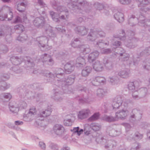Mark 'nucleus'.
Returning <instances> with one entry per match:
<instances>
[{
	"label": "nucleus",
	"instance_id": "c85d7f7f",
	"mask_svg": "<svg viewBox=\"0 0 150 150\" xmlns=\"http://www.w3.org/2000/svg\"><path fill=\"white\" fill-rule=\"evenodd\" d=\"M88 30V29L83 26H78L75 29L76 32L81 35H84L86 34Z\"/></svg>",
	"mask_w": 150,
	"mask_h": 150
},
{
	"label": "nucleus",
	"instance_id": "c9c22d12",
	"mask_svg": "<svg viewBox=\"0 0 150 150\" xmlns=\"http://www.w3.org/2000/svg\"><path fill=\"white\" fill-rule=\"evenodd\" d=\"M3 8L4 11H7L8 12V14L5 15L7 16L6 18H8V21L11 20L13 17V14L11 11L10 8L7 6H4Z\"/></svg>",
	"mask_w": 150,
	"mask_h": 150
},
{
	"label": "nucleus",
	"instance_id": "473e14b6",
	"mask_svg": "<svg viewBox=\"0 0 150 150\" xmlns=\"http://www.w3.org/2000/svg\"><path fill=\"white\" fill-rule=\"evenodd\" d=\"M143 137L142 134H140L139 133H136L134 135L130 134L129 137H128L127 139L129 140H139L142 139Z\"/></svg>",
	"mask_w": 150,
	"mask_h": 150
},
{
	"label": "nucleus",
	"instance_id": "c03bdc74",
	"mask_svg": "<svg viewBox=\"0 0 150 150\" xmlns=\"http://www.w3.org/2000/svg\"><path fill=\"white\" fill-rule=\"evenodd\" d=\"M147 89L146 88H142L140 89V94L141 96H139V99L141 98L144 97L147 93Z\"/></svg>",
	"mask_w": 150,
	"mask_h": 150
},
{
	"label": "nucleus",
	"instance_id": "5701e85b",
	"mask_svg": "<svg viewBox=\"0 0 150 150\" xmlns=\"http://www.w3.org/2000/svg\"><path fill=\"white\" fill-rule=\"evenodd\" d=\"M90 111L88 109L82 110L78 114V117L79 119L83 120L88 117Z\"/></svg>",
	"mask_w": 150,
	"mask_h": 150
},
{
	"label": "nucleus",
	"instance_id": "5fc2aeb1",
	"mask_svg": "<svg viewBox=\"0 0 150 150\" xmlns=\"http://www.w3.org/2000/svg\"><path fill=\"white\" fill-rule=\"evenodd\" d=\"M49 147L52 149L57 150L58 149L59 147L58 145L54 143H51L49 145Z\"/></svg>",
	"mask_w": 150,
	"mask_h": 150
},
{
	"label": "nucleus",
	"instance_id": "ddd939ff",
	"mask_svg": "<svg viewBox=\"0 0 150 150\" xmlns=\"http://www.w3.org/2000/svg\"><path fill=\"white\" fill-rule=\"evenodd\" d=\"M37 111L36 109L34 107L30 108L27 114L24 115L23 119L25 121H30L32 119V118L36 114Z\"/></svg>",
	"mask_w": 150,
	"mask_h": 150
},
{
	"label": "nucleus",
	"instance_id": "4c0bfd02",
	"mask_svg": "<svg viewBox=\"0 0 150 150\" xmlns=\"http://www.w3.org/2000/svg\"><path fill=\"white\" fill-rule=\"evenodd\" d=\"M103 119L109 122H114L118 120L115 116V117H114L111 116L104 115L103 117Z\"/></svg>",
	"mask_w": 150,
	"mask_h": 150
},
{
	"label": "nucleus",
	"instance_id": "2f4dec72",
	"mask_svg": "<svg viewBox=\"0 0 150 150\" xmlns=\"http://www.w3.org/2000/svg\"><path fill=\"white\" fill-rule=\"evenodd\" d=\"M51 109L48 108L45 110H42L40 112L38 116L40 117H46L49 116L51 114Z\"/></svg>",
	"mask_w": 150,
	"mask_h": 150
},
{
	"label": "nucleus",
	"instance_id": "9d476101",
	"mask_svg": "<svg viewBox=\"0 0 150 150\" xmlns=\"http://www.w3.org/2000/svg\"><path fill=\"white\" fill-rule=\"evenodd\" d=\"M136 1L138 3V6L139 7H142L140 9L141 12L140 13H145L150 9L146 6L150 4L149 0H136Z\"/></svg>",
	"mask_w": 150,
	"mask_h": 150
},
{
	"label": "nucleus",
	"instance_id": "338daca9",
	"mask_svg": "<svg viewBox=\"0 0 150 150\" xmlns=\"http://www.w3.org/2000/svg\"><path fill=\"white\" fill-rule=\"evenodd\" d=\"M27 39V36H25V38H23L21 36H19L18 37L17 40L20 41H23Z\"/></svg>",
	"mask_w": 150,
	"mask_h": 150
},
{
	"label": "nucleus",
	"instance_id": "a19ab883",
	"mask_svg": "<svg viewBox=\"0 0 150 150\" xmlns=\"http://www.w3.org/2000/svg\"><path fill=\"white\" fill-rule=\"evenodd\" d=\"M106 93V91L103 89L99 88L97 90L96 94L99 98H103Z\"/></svg>",
	"mask_w": 150,
	"mask_h": 150
},
{
	"label": "nucleus",
	"instance_id": "0eeeda50",
	"mask_svg": "<svg viewBox=\"0 0 150 150\" xmlns=\"http://www.w3.org/2000/svg\"><path fill=\"white\" fill-rule=\"evenodd\" d=\"M87 3L83 0H70V2L68 3V7L72 10H76V11H79L80 9L82 8L84 6H86Z\"/></svg>",
	"mask_w": 150,
	"mask_h": 150
},
{
	"label": "nucleus",
	"instance_id": "20e7f679",
	"mask_svg": "<svg viewBox=\"0 0 150 150\" xmlns=\"http://www.w3.org/2000/svg\"><path fill=\"white\" fill-rule=\"evenodd\" d=\"M54 8L56 9L58 12H61L63 14L60 17H59V15L57 14L56 13L53 11H50V15L54 21L55 22H57L59 21V18L63 20H66L68 18L69 16L68 11L67 10H64L65 8L64 6H59L56 8L54 7Z\"/></svg>",
	"mask_w": 150,
	"mask_h": 150
},
{
	"label": "nucleus",
	"instance_id": "49530a36",
	"mask_svg": "<svg viewBox=\"0 0 150 150\" xmlns=\"http://www.w3.org/2000/svg\"><path fill=\"white\" fill-rule=\"evenodd\" d=\"M18 106V107L19 109L21 110L23 109H25L27 107V104L24 101H21L19 103Z\"/></svg>",
	"mask_w": 150,
	"mask_h": 150
},
{
	"label": "nucleus",
	"instance_id": "09e8293b",
	"mask_svg": "<svg viewBox=\"0 0 150 150\" xmlns=\"http://www.w3.org/2000/svg\"><path fill=\"white\" fill-rule=\"evenodd\" d=\"M135 16L134 15H132L129 16V24L131 26H133L135 24L134 23V22L131 23L130 22L133 21H134V18H135Z\"/></svg>",
	"mask_w": 150,
	"mask_h": 150
},
{
	"label": "nucleus",
	"instance_id": "393cba45",
	"mask_svg": "<svg viewBox=\"0 0 150 150\" xmlns=\"http://www.w3.org/2000/svg\"><path fill=\"white\" fill-rule=\"evenodd\" d=\"M64 69L67 74H69L72 72L74 69L73 62L70 61L66 64L64 66Z\"/></svg>",
	"mask_w": 150,
	"mask_h": 150
},
{
	"label": "nucleus",
	"instance_id": "3c124183",
	"mask_svg": "<svg viewBox=\"0 0 150 150\" xmlns=\"http://www.w3.org/2000/svg\"><path fill=\"white\" fill-rule=\"evenodd\" d=\"M72 121L71 119L64 120V125L66 126H70L72 125Z\"/></svg>",
	"mask_w": 150,
	"mask_h": 150
},
{
	"label": "nucleus",
	"instance_id": "ea45409f",
	"mask_svg": "<svg viewBox=\"0 0 150 150\" xmlns=\"http://www.w3.org/2000/svg\"><path fill=\"white\" fill-rule=\"evenodd\" d=\"M32 94L31 92H24L22 95H21V98H24L25 100H26V98L29 99H32L34 98L33 96H31V94Z\"/></svg>",
	"mask_w": 150,
	"mask_h": 150
},
{
	"label": "nucleus",
	"instance_id": "e433bc0d",
	"mask_svg": "<svg viewBox=\"0 0 150 150\" xmlns=\"http://www.w3.org/2000/svg\"><path fill=\"white\" fill-rule=\"evenodd\" d=\"M9 108L11 113L15 115L17 114L19 110L18 107L16 104L12 105H10Z\"/></svg>",
	"mask_w": 150,
	"mask_h": 150
},
{
	"label": "nucleus",
	"instance_id": "e2e57ef3",
	"mask_svg": "<svg viewBox=\"0 0 150 150\" xmlns=\"http://www.w3.org/2000/svg\"><path fill=\"white\" fill-rule=\"evenodd\" d=\"M10 78V76L9 75L5 74L2 77V80L3 81H5L6 80H7L8 79Z\"/></svg>",
	"mask_w": 150,
	"mask_h": 150
},
{
	"label": "nucleus",
	"instance_id": "680f3d73",
	"mask_svg": "<svg viewBox=\"0 0 150 150\" xmlns=\"http://www.w3.org/2000/svg\"><path fill=\"white\" fill-rule=\"evenodd\" d=\"M122 125L125 127L126 129L127 130H128V129H130L131 127L130 125L128 123H122Z\"/></svg>",
	"mask_w": 150,
	"mask_h": 150
},
{
	"label": "nucleus",
	"instance_id": "37998d69",
	"mask_svg": "<svg viewBox=\"0 0 150 150\" xmlns=\"http://www.w3.org/2000/svg\"><path fill=\"white\" fill-rule=\"evenodd\" d=\"M138 111L137 109H134L132 111V113L131 114V116L130 117V121L131 122L135 121L136 120V117L135 114L138 112Z\"/></svg>",
	"mask_w": 150,
	"mask_h": 150
},
{
	"label": "nucleus",
	"instance_id": "69168bd1",
	"mask_svg": "<svg viewBox=\"0 0 150 150\" xmlns=\"http://www.w3.org/2000/svg\"><path fill=\"white\" fill-rule=\"evenodd\" d=\"M62 28H61L60 27H57L56 28L57 29V30H58L59 32H62L63 33H64L65 32V30L63 28V27H62Z\"/></svg>",
	"mask_w": 150,
	"mask_h": 150
},
{
	"label": "nucleus",
	"instance_id": "1a4fd4ad",
	"mask_svg": "<svg viewBox=\"0 0 150 150\" xmlns=\"http://www.w3.org/2000/svg\"><path fill=\"white\" fill-rule=\"evenodd\" d=\"M39 60L40 61H41L45 66H52L54 63V62L51 57L46 54L42 55Z\"/></svg>",
	"mask_w": 150,
	"mask_h": 150
},
{
	"label": "nucleus",
	"instance_id": "a878e982",
	"mask_svg": "<svg viewBox=\"0 0 150 150\" xmlns=\"http://www.w3.org/2000/svg\"><path fill=\"white\" fill-rule=\"evenodd\" d=\"M86 64L85 59L84 57H79L76 60L75 66L77 67L81 68Z\"/></svg>",
	"mask_w": 150,
	"mask_h": 150
},
{
	"label": "nucleus",
	"instance_id": "864d4df0",
	"mask_svg": "<svg viewBox=\"0 0 150 150\" xmlns=\"http://www.w3.org/2000/svg\"><path fill=\"white\" fill-rule=\"evenodd\" d=\"M100 52L102 54H108L111 52V50L110 49L103 48L101 50Z\"/></svg>",
	"mask_w": 150,
	"mask_h": 150
},
{
	"label": "nucleus",
	"instance_id": "58836bf2",
	"mask_svg": "<svg viewBox=\"0 0 150 150\" xmlns=\"http://www.w3.org/2000/svg\"><path fill=\"white\" fill-rule=\"evenodd\" d=\"M35 125L40 128L42 127L44 128L46 126V125L45 124V122L39 120H37L36 121Z\"/></svg>",
	"mask_w": 150,
	"mask_h": 150
},
{
	"label": "nucleus",
	"instance_id": "052dcab7",
	"mask_svg": "<svg viewBox=\"0 0 150 150\" xmlns=\"http://www.w3.org/2000/svg\"><path fill=\"white\" fill-rule=\"evenodd\" d=\"M120 3L122 4H128L130 3L131 0H119Z\"/></svg>",
	"mask_w": 150,
	"mask_h": 150
},
{
	"label": "nucleus",
	"instance_id": "4be33fe9",
	"mask_svg": "<svg viewBox=\"0 0 150 150\" xmlns=\"http://www.w3.org/2000/svg\"><path fill=\"white\" fill-rule=\"evenodd\" d=\"M54 133L57 135H61L64 132L65 129L63 126L61 125L56 124L53 127Z\"/></svg>",
	"mask_w": 150,
	"mask_h": 150
},
{
	"label": "nucleus",
	"instance_id": "f3484780",
	"mask_svg": "<svg viewBox=\"0 0 150 150\" xmlns=\"http://www.w3.org/2000/svg\"><path fill=\"white\" fill-rule=\"evenodd\" d=\"M128 88L129 90L132 92L133 98L136 100H138L139 98L138 96V92L135 91V86L134 82H130L128 84Z\"/></svg>",
	"mask_w": 150,
	"mask_h": 150
},
{
	"label": "nucleus",
	"instance_id": "de8ad7c7",
	"mask_svg": "<svg viewBox=\"0 0 150 150\" xmlns=\"http://www.w3.org/2000/svg\"><path fill=\"white\" fill-rule=\"evenodd\" d=\"M1 96L5 99H6V101H9L12 97L10 93H4L1 95Z\"/></svg>",
	"mask_w": 150,
	"mask_h": 150
},
{
	"label": "nucleus",
	"instance_id": "bf43d9fd",
	"mask_svg": "<svg viewBox=\"0 0 150 150\" xmlns=\"http://www.w3.org/2000/svg\"><path fill=\"white\" fill-rule=\"evenodd\" d=\"M39 146L42 150H45L46 146L45 144L42 142H40L39 143Z\"/></svg>",
	"mask_w": 150,
	"mask_h": 150
},
{
	"label": "nucleus",
	"instance_id": "774afa93",
	"mask_svg": "<svg viewBox=\"0 0 150 150\" xmlns=\"http://www.w3.org/2000/svg\"><path fill=\"white\" fill-rule=\"evenodd\" d=\"M14 123L16 125H22L23 124V122L20 120L15 121Z\"/></svg>",
	"mask_w": 150,
	"mask_h": 150
},
{
	"label": "nucleus",
	"instance_id": "39448f33",
	"mask_svg": "<svg viewBox=\"0 0 150 150\" xmlns=\"http://www.w3.org/2000/svg\"><path fill=\"white\" fill-rule=\"evenodd\" d=\"M130 101L129 100H126L123 103V105L125 108L115 112V116L117 120L119 119L124 120L126 119L129 114V112L125 108Z\"/></svg>",
	"mask_w": 150,
	"mask_h": 150
},
{
	"label": "nucleus",
	"instance_id": "2eb2a0df",
	"mask_svg": "<svg viewBox=\"0 0 150 150\" xmlns=\"http://www.w3.org/2000/svg\"><path fill=\"white\" fill-rule=\"evenodd\" d=\"M106 83V79L103 76H98L93 78L91 83L93 85L97 86L100 84H103Z\"/></svg>",
	"mask_w": 150,
	"mask_h": 150
},
{
	"label": "nucleus",
	"instance_id": "bb28decb",
	"mask_svg": "<svg viewBox=\"0 0 150 150\" xmlns=\"http://www.w3.org/2000/svg\"><path fill=\"white\" fill-rule=\"evenodd\" d=\"M93 69L96 71H101L104 69L102 64L98 60L96 61L93 64Z\"/></svg>",
	"mask_w": 150,
	"mask_h": 150
},
{
	"label": "nucleus",
	"instance_id": "dca6fc26",
	"mask_svg": "<svg viewBox=\"0 0 150 150\" xmlns=\"http://www.w3.org/2000/svg\"><path fill=\"white\" fill-rule=\"evenodd\" d=\"M54 94L52 96V98L57 101H61L63 99L62 95L65 92H63L59 91V89H56L54 91Z\"/></svg>",
	"mask_w": 150,
	"mask_h": 150
},
{
	"label": "nucleus",
	"instance_id": "cd10ccee",
	"mask_svg": "<svg viewBox=\"0 0 150 150\" xmlns=\"http://www.w3.org/2000/svg\"><path fill=\"white\" fill-rule=\"evenodd\" d=\"M129 71L127 69L121 70L118 72V75L121 78L123 79H127L129 77Z\"/></svg>",
	"mask_w": 150,
	"mask_h": 150
},
{
	"label": "nucleus",
	"instance_id": "6ab92c4d",
	"mask_svg": "<svg viewBox=\"0 0 150 150\" xmlns=\"http://www.w3.org/2000/svg\"><path fill=\"white\" fill-rule=\"evenodd\" d=\"M106 132L109 136L112 137H115L120 134L121 132L120 130L117 131L113 129V126L108 127Z\"/></svg>",
	"mask_w": 150,
	"mask_h": 150
},
{
	"label": "nucleus",
	"instance_id": "0e129e2a",
	"mask_svg": "<svg viewBox=\"0 0 150 150\" xmlns=\"http://www.w3.org/2000/svg\"><path fill=\"white\" fill-rule=\"evenodd\" d=\"M144 68L147 70H150V62H147L144 66Z\"/></svg>",
	"mask_w": 150,
	"mask_h": 150
},
{
	"label": "nucleus",
	"instance_id": "7ed1b4c3",
	"mask_svg": "<svg viewBox=\"0 0 150 150\" xmlns=\"http://www.w3.org/2000/svg\"><path fill=\"white\" fill-rule=\"evenodd\" d=\"M45 73H43V74L47 77H49L52 79H54V80L55 82V84L57 86L60 85V82L62 79H63L62 77H64V71L61 68H56L55 69L54 74L50 73L48 71H45Z\"/></svg>",
	"mask_w": 150,
	"mask_h": 150
},
{
	"label": "nucleus",
	"instance_id": "c756f323",
	"mask_svg": "<svg viewBox=\"0 0 150 150\" xmlns=\"http://www.w3.org/2000/svg\"><path fill=\"white\" fill-rule=\"evenodd\" d=\"M99 54V52L97 51L90 53L88 58V61L90 63L93 62L98 57Z\"/></svg>",
	"mask_w": 150,
	"mask_h": 150
},
{
	"label": "nucleus",
	"instance_id": "b1692460",
	"mask_svg": "<svg viewBox=\"0 0 150 150\" xmlns=\"http://www.w3.org/2000/svg\"><path fill=\"white\" fill-rule=\"evenodd\" d=\"M96 141L98 142L106 143V144L105 145V147L106 148H107L110 146L113 147L114 145V144H112V143L114 142L109 140H108L107 141L106 139L102 137H101L100 139L99 138H96Z\"/></svg>",
	"mask_w": 150,
	"mask_h": 150
},
{
	"label": "nucleus",
	"instance_id": "6e6d98bb",
	"mask_svg": "<svg viewBox=\"0 0 150 150\" xmlns=\"http://www.w3.org/2000/svg\"><path fill=\"white\" fill-rule=\"evenodd\" d=\"M125 44L126 46L130 48H134L135 47L134 45H132V42H125Z\"/></svg>",
	"mask_w": 150,
	"mask_h": 150
},
{
	"label": "nucleus",
	"instance_id": "423d86ee",
	"mask_svg": "<svg viewBox=\"0 0 150 150\" xmlns=\"http://www.w3.org/2000/svg\"><path fill=\"white\" fill-rule=\"evenodd\" d=\"M105 36V33L101 30H96L95 28L91 29L90 31L87 36L88 40L93 41L97 38L100 37H104Z\"/></svg>",
	"mask_w": 150,
	"mask_h": 150
},
{
	"label": "nucleus",
	"instance_id": "f257e3e1",
	"mask_svg": "<svg viewBox=\"0 0 150 150\" xmlns=\"http://www.w3.org/2000/svg\"><path fill=\"white\" fill-rule=\"evenodd\" d=\"M29 58V57H24L23 58L22 57H20L19 58L17 57H11L10 60L12 64L15 65L13 67H12V70L13 71L16 73H20L21 72V70L17 66L19 64L23 59L25 61V63L26 64H27L28 66L30 67H33L34 65V64L33 62H30Z\"/></svg>",
	"mask_w": 150,
	"mask_h": 150
},
{
	"label": "nucleus",
	"instance_id": "7c9ffc66",
	"mask_svg": "<svg viewBox=\"0 0 150 150\" xmlns=\"http://www.w3.org/2000/svg\"><path fill=\"white\" fill-rule=\"evenodd\" d=\"M92 68L91 67L86 66L82 70L81 74L83 77H86L88 76L91 72Z\"/></svg>",
	"mask_w": 150,
	"mask_h": 150
},
{
	"label": "nucleus",
	"instance_id": "412c9836",
	"mask_svg": "<svg viewBox=\"0 0 150 150\" xmlns=\"http://www.w3.org/2000/svg\"><path fill=\"white\" fill-rule=\"evenodd\" d=\"M118 50L119 51L117 53L120 55V60L122 61L127 60L129 59V54L126 53L125 51L122 48H119Z\"/></svg>",
	"mask_w": 150,
	"mask_h": 150
},
{
	"label": "nucleus",
	"instance_id": "4468645a",
	"mask_svg": "<svg viewBox=\"0 0 150 150\" xmlns=\"http://www.w3.org/2000/svg\"><path fill=\"white\" fill-rule=\"evenodd\" d=\"M19 7V6L18 5V10L20 11H23V13L21 15V17L23 18H21V17L17 16L15 18L14 23H17L24 22L25 23H26L28 22L29 21L27 20L26 17V12L23 10H20Z\"/></svg>",
	"mask_w": 150,
	"mask_h": 150
},
{
	"label": "nucleus",
	"instance_id": "72a5a7b5",
	"mask_svg": "<svg viewBox=\"0 0 150 150\" xmlns=\"http://www.w3.org/2000/svg\"><path fill=\"white\" fill-rule=\"evenodd\" d=\"M110 83L112 85L116 86L119 82V79L116 76H113L109 77Z\"/></svg>",
	"mask_w": 150,
	"mask_h": 150
},
{
	"label": "nucleus",
	"instance_id": "f8f14e48",
	"mask_svg": "<svg viewBox=\"0 0 150 150\" xmlns=\"http://www.w3.org/2000/svg\"><path fill=\"white\" fill-rule=\"evenodd\" d=\"M74 81V78H71V77H68L67 79L66 80L65 79H62L61 82H60V85H58L59 87L61 86L62 87V90H65V92H67V90L65 89L67 88V85H69L71 84Z\"/></svg>",
	"mask_w": 150,
	"mask_h": 150
},
{
	"label": "nucleus",
	"instance_id": "6e6552de",
	"mask_svg": "<svg viewBox=\"0 0 150 150\" xmlns=\"http://www.w3.org/2000/svg\"><path fill=\"white\" fill-rule=\"evenodd\" d=\"M80 41L77 38L71 41V45L74 48L79 47L84 54H86L90 51L89 46L88 45H80Z\"/></svg>",
	"mask_w": 150,
	"mask_h": 150
},
{
	"label": "nucleus",
	"instance_id": "9b49d317",
	"mask_svg": "<svg viewBox=\"0 0 150 150\" xmlns=\"http://www.w3.org/2000/svg\"><path fill=\"white\" fill-rule=\"evenodd\" d=\"M138 17L137 15L136 20L139 21V24L141 26H143L146 28H150V19H148L147 21L145 20V17L142 14ZM148 29L150 31V28Z\"/></svg>",
	"mask_w": 150,
	"mask_h": 150
},
{
	"label": "nucleus",
	"instance_id": "aec40b11",
	"mask_svg": "<svg viewBox=\"0 0 150 150\" xmlns=\"http://www.w3.org/2000/svg\"><path fill=\"white\" fill-rule=\"evenodd\" d=\"M33 22L35 26L39 28H42L45 24L44 18L42 17L36 18Z\"/></svg>",
	"mask_w": 150,
	"mask_h": 150
},
{
	"label": "nucleus",
	"instance_id": "79ce46f5",
	"mask_svg": "<svg viewBox=\"0 0 150 150\" xmlns=\"http://www.w3.org/2000/svg\"><path fill=\"white\" fill-rule=\"evenodd\" d=\"M90 127L93 130L95 131L100 130L101 128V126L100 125L96 123L91 124Z\"/></svg>",
	"mask_w": 150,
	"mask_h": 150
},
{
	"label": "nucleus",
	"instance_id": "f03ea898",
	"mask_svg": "<svg viewBox=\"0 0 150 150\" xmlns=\"http://www.w3.org/2000/svg\"><path fill=\"white\" fill-rule=\"evenodd\" d=\"M44 28L45 29L46 34H48V35H45V36H40L38 38L36 39V41L38 43L39 47L41 46L43 47H45V45L43 44L45 41H48L49 38L54 37L56 36V35L52 30V27L49 25L48 24L46 25L45 26Z\"/></svg>",
	"mask_w": 150,
	"mask_h": 150
},
{
	"label": "nucleus",
	"instance_id": "4d7b16f0",
	"mask_svg": "<svg viewBox=\"0 0 150 150\" xmlns=\"http://www.w3.org/2000/svg\"><path fill=\"white\" fill-rule=\"evenodd\" d=\"M143 53L146 56L150 55V47L146 48L143 51Z\"/></svg>",
	"mask_w": 150,
	"mask_h": 150
},
{
	"label": "nucleus",
	"instance_id": "13d9d810",
	"mask_svg": "<svg viewBox=\"0 0 150 150\" xmlns=\"http://www.w3.org/2000/svg\"><path fill=\"white\" fill-rule=\"evenodd\" d=\"M97 45L100 47V46L105 45H108L109 44V42H105L104 43L102 42V40H99L98 42H97L96 43Z\"/></svg>",
	"mask_w": 150,
	"mask_h": 150
},
{
	"label": "nucleus",
	"instance_id": "8fccbe9b",
	"mask_svg": "<svg viewBox=\"0 0 150 150\" xmlns=\"http://www.w3.org/2000/svg\"><path fill=\"white\" fill-rule=\"evenodd\" d=\"M14 28L15 30H19L21 32L23 31L24 29V27L21 24H19L15 26Z\"/></svg>",
	"mask_w": 150,
	"mask_h": 150
},
{
	"label": "nucleus",
	"instance_id": "a18cd8bd",
	"mask_svg": "<svg viewBox=\"0 0 150 150\" xmlns=\"http://www.w3.org/2000/svg\"><path fill=\"white\" fill-rule=\"evenodd\" d=\"M100 116L99 113H94L92 116L89 117L88 120L90 121H94L98 119Z\"/></svg>",
	"mask_w": 150,
	"mask_h": 150
},
{
	"label": "nucleus",
	"instance_id": "603ef678",
	"mask_svg": "<svg viewBox=\"0 0 150 150\" xmlns=\"http://www.w3.org/2000/svg\"><path fill=\"white\" fill-rule=\"evenodd\" d=\"M95 8L100 10L103 8V4H100L98 3L97 2L95 3L94 5Z\"/></svg>",
	"mask_w": 150,
	"mask_h": 150
},
{
	"label": "nucleus",
	"instance_id": "f704fd0d",
	"mask_svg": "<svg viewBox=\"0 0 150 150\" xmlns=\"http://www.w3.org/2000/svg\"><path fill=\"white\" fill-rule=\"evenodd\" d=\"M114 17L119 23L122 22L124 21V17L123 14L120 12H117L114 15Z\"/></svg>",
	"mask_w": 150,
	"mask_h": 150
},
{
	"label": "nucleus",
	"instance_id": "a211bd4d",
	"mask_svg": "<svg viewBox=\"0 0 150 150\" xmlns=\"http://www.w3.org/2000/svg\"><path fill=\"white\" fill-rule=\"evenodd\" d=\"M122 100L121 97L117 96L113 100L112 103V106L113 109H118L122 105Z\"/></svg>",
	"mask_w": 150,
	"mask_h": 150
}]
</instances>
